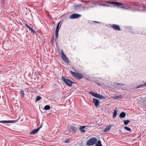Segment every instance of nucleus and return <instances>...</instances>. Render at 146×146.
<instances>
[{"mask_svg":"<svg viewBox=\"0 0 146 146\" xmlns=\"http://www.w3.org/2000/svg\"><path fill=\"white\" fill-rule=\"evenodd\" d=\"M111 125H110L108 127H106L105 128L104 130V132H106L109 131L110 130L111 128Z\"/></svg>","mask_w":146,"mask_h":146,"instance_id":"obj_13","label":"nucleus"},{"mask_svg":"<svg viewBox=\"0 0 146 146\" xmlns=\"http://www.w3.org/2000/svg\"><path fill=\"white\" fill-rule=\"evenodd\" d=\"M38 131V129H34L32 131L29 133L31 135H33L36 133Z\"/></svg>","mask_w":146,"mask_h":146,"instance_id":"obj_12","label":"nucleus"},{"mask_svg":"<svg viewBox=\"0 0 146 146\" xmlns=\"http://www.w3.org/2000/svg\"><path fill=\"white\" fill-rule=\"evenodd\" d=\"M42 127V125H41L39 127H37V128L38 129V130L39 129L41 128Z\"/></svg>","mask_w":146,"mask_h":146,"instance_id":"obj_30","label":"nucleus"},{"mask_svg":"<svg viewBox=\"0 0 146 146\" xmlns=\"http://www.w3.org/2000/svg\"><path fill=\"white\" fill-rule=\"evenodd\" d=\"M89 93L92 95L93 96H94V97H95V96L96 93H94L92 92H89Z\"/></svg>","mask_w":146,"mask_h":146,"instance_id":"obj_26","label":"nucleus"},{"mask_svg":"<svg viewBox=\"0 0 146 146\" xmlns=\"http://www.w3.org/2000/svg\"><path fill=\"white\" fill-rule=\"evenodd\" d=\"M69 141V139H68L65 141V142L66 143H68Z\"/></svg>","mask_w":146,"mask_h":146,"instance_id":"obj_29","label":"nucleus"},{"mask_svg":"<svg viewBox=\"0 0 146 146\" xmlns=\"http://www.w3.org/2000/svg\"><path fill=\"white\" fill-rule=\"evenodd\" d=\"M95 146H103L101 144V142L100 141L98 140V142L96 145Z\"/></svg>","mask_w":146,"mask_h":146,"instance_id":"obj_19","label":"nucleus"},{"mask_svg":"<svg viewBox=\"0 0 146 146\" xmlns=\"http://www.w3.org/2000/svg\"><path fill=\"white\" fill-rule=\"evenodd\" d=\"M97 141V139L95 137L92 138L87 141L86 145L88 146L95 144Z\"/></svg>","mask_w":146,"mask_h":146,"instance_id":"obj_2","label":"nucleus"},{"mask_svg":"<svg viewBox=\"0 0 146 146\" xmlns=\"http://www.w3.org/2000/svg\"><path fill=\"white\" fill-rule=\"evenodd\" d=\"M95 97L99 98L100 99H105V98L103 96L97 93H96Z\"/></svg>","mask_w":146,"mask_h":146,"instance_id":"obj_10","label":"nucleus"},{"mask_svg":"<svg viewBox=\"0 0 146 146\" xmlns=\"http://www.w3.org/2000/svg\"><path fill=\"white\" fill-rule=\"evenodd\" d=\"M60 22H59L58 23V24L56 26V30L55 31V34L56 36V39H57L58 37V32H59V29L60 28V27H59V25H60Z\"/></svg>","mask_w":146,"mask_h":146,"instance_id":"obj_6","label":"nucleus"},{"mask_svg":"<svg viewBox=\"0 0 146 146\" xmlns=\"http://www.w3.org/2000/svg\"><path fill=\"white\" fill-rule=\"evenodd\" d=\"M50 106L48 105H47L44 106L43 109L45 110H48L50 109Z\"/></svg>","mask_w":146,"mask_h":146,"instance_id":"obj_17","label":"nucleus"},{"mask_svg":"<svg viewBox=\"0 0 146 146\" xmlns=\"http://www.w3.org/2000/svg\"><path fill=\"white\" fill-rule=\"evenodd\" d=\"M85 126H81L80 127V130L81 132L82 133H84L85 131L84 129L85 128Z\"/></svg>","mask_w":146,"mask_h":146,"instance_id":"obj_15","label":"nucleus"},{"mask_svg":"<svg viewBox=\"0 0 146 146\" xmlns=\"http://www.w3.org/2000/svg\"><path fill=\"white\" fill-rule=\"evenodd\" d=\"M124 128L127 131H131V128L127 127L125 126L124 127Z\"/></svg>","mask_w":146,"mask_h":146,"instance_id":"obj_24","label":"nucleus"},{"mask_svg":"<svg viewBox=\"0 0 146 146\" xmlns=\"http://www.w3.org/2000/svg\"><path fill=\"white\" fill-rule=\"evenodd\" d=\"M77 129V128L74 126H70L69 128V130L70 132H74Z\"/></svg>","mask_w":146,"mask_h":146,"instance_id":"obj_9","label":"nucleus"},{"mask_svg":"<svg viewBox=\"0 0 146 146\" xmlns=\"http://www.w3.org/2000/svg\"><path fill=\"white\" fill-rule=\"evenodd\" d=\"M126 113L123 112H122L119 114V116L120 117L123 118L125 117Z\"/></svg>","mask_w":146,"mask_h":146,"instance_id":"obj_16","label":"nucleus"},{"mask_svg":"<svg viewBox=\"0 0 146 146\" xmlns=\"http://www.w3.org/2000/svg\"><path fill=\"white\" fill-rule=\"evenodd\" d=\"M145 86H146V83H145L144 84H142L139 85L137 86V88H144Z\"/></svg>","mask_w":146,"mask_h":146,"instance_id":"obj_20","label":"nucleus"},{"mask_svg":"<svg viewBox=\"0 0 146 146\" xmlns=\"http://www.w3.org/2000/svg\"><path fill=\"white\" fill-rule=\"evenodd\" d=\"M62 80L68 86L71 87L72 86V83L74 82L64 77H62Z\"/></svg>","mask_w":146,"mask_h":146,"instance_id":"obj_3","label":"nucleus"},{"mask_svg":"<svg viewBox=\"0 0 146 146\" xmlns=\"http://www.w3.org/2000/svg\"><path fill=\"white\" fill-rule=\"evenodd\" d=\"M106 3L112 5H116L118 6H122L123 5L122 3L118 2L106 1Z\"/></svg>","mask_w":146,"mask_h":146,"instance_id":"obj_4","label":"nucleus"},{"mask_svg":"<svg viewBox=\"0 0 146 146\" xmlns=\"http://www.w3.org/2000/svg\"><path fill=\"white\" fill-rule=\"evenodd\" d=\"M111 27L115 31H120L121 30L119 26L118 25L113 24L111 26Z\"/></svg>","mask_w":146,"mask_h":146,"instance_id":"obj_8","label":"nucleus"},{"mask_svg":"<svg viewBox=\"0 0 146 146\" xmlns=\"http://www.w3.org/2000/svg\"><path fill=\"white\" fill-rule=\"evenodd\" d=\"M130 122V120H124V123L125 125H127Z\"/></svg>","mask_w":146,"mask_h":146,"instance_id":"obj_22","label":"nucleus"},{"mask_svg":"<svg viewBox=\"0 0 146 146\" xmlns=\"http://www.w3.org/2000/svg\"><path fill=\"white\" fill-rule=\"evenodd\" d=\"M1 73V72L0 71V73Z\"/></svg>","mask_w":146,"mask_h":146,"instance_id":"obj_35","label":"nucleus"},{"mask_svg":"<svg viewBox=\"0 0 146 146\" xmlns=\"http://www.w3.org/2000/svg\"><path fill=\"white\" fill-rule=\"evenodd\" d=\"M94 23H100L99 22H98V21H94Z\"/></svg>","mask_w":146,"mask_h":146,"instance_id":"obj_31","label":"nucleus"},{"mask_svg":"<svg viewBox=\"0 0 146 146\" xmlns=\"http://www.w3.org/2000/svg\"><path fill=\"white\" fill-rule=\"evenodd\" d=\"M61 53H62V60L65 62L67 63H68L69 62V61L68 59L66 57V55L64 54L63 51L62 50H61Z\"/></svg>","mask_w":146,"mask_h":146,"instance_id":"obj_5","label":"nucleus"},{"mask_svg":"<svg viewBox=\"0 0 146 146\" xmlns=\"http://www.w3.org/2000/svg\"><path fill=\"white\" fill-rule=\"evenodd\" d=\"M117 114V111L116 110H115L114 111L113 115V118H115Z\"/></svg>","mask_w":146,"mask_h":146,"instance_id":"obj_23","label":"nucleus"},{"mask_svg":"<svg viewBox=\"0 0 146 146\" xmlns=\"http://www.w3.org/2000/svg\"><path fill=\"white\" fill-rule=\"evenodd\" d=\"M4 1H5V0H3Z\"/></svg>","mask_w":146,"mask_h":146,"instance_id":"obj_34","label":"nucleus"},{"mask_svg":"<svg viewBox=\"0 0 146 146\" xmlns=\"http://www.w3.org/2000/svg\"><path fill=\"white\" fill-rule=\"evenodd\" d=\"M143 34L144 35H146V34H145V33H143Z\"/></svg>","mask_w":146,"mask_h":146,"instance_id":"obj_33","label":"nucleus"},{"mask_svg":"<svg viewBox=\"0 0 146 146\" xmlns=\"http://www.w3.org/2000/svg\"><path fill=\"white\" fill-rule=\"evenodd\" d=\"M70 72L74 77L78 80H80L82 79L83 76L82 74L74 72L72 70H70Z\"/></svg>","mask_w":146,"mask_h":146,"instance_id":"obj_1","label":"nucleus"},{"mask_svg":"<svg viewBox=\"0 0 146 146\" xmlns=\"http://www.w3.org/2000/svg\"><path fill=\"white\" fill-rule=\"evenodd\" d=\"M41 99V97L39 96H37L35 99V102H37Z\"/></svg>","mask_w":146,"mask_h":146,"instance_id":"obj_21","label":"nucleus"},{"mask_svg":"<svg viewBox=\"0 0 146 146\" xmlns=\"http://www.w3.org/2000/svg\"><path fill=\"white\" fill-rule=\"evenodd\" d=\"M81 16L80 15L74 13L71 15L69 19H74L76 18H77Z\"/></svg>","mask_w":146,"mask_h":146,"instance_id":"obj_7","label":"nucleus"},{"mask_svg":"<svg viewBox=\"0 0 146 146\" xmlns=\"http://www.w3.org/2000/svg\"><path fill=\"white\" fill-rule=\"evenodd\" d=\"M29 30V31H31V33H33V34L35 33H36L35 31L31 27L30 28V29Z\"/></svg>","mask_w":146,"mask_h":146,"instance_id":"obj_25","label":"nucleus"},{"mask_svg":"<svg viewBox=\"0 0 146 146\" xmlns=\"http://www.w3.org/2000/svg\"><path fill=\"white\" fill-rule=\"evenodd\" d=\"M15 122V121H10V120L0 121V123H13Z\"/></svg>","mask_w":146,"mask_h":146,"instance_id":"obj_14","label":"nucleus"},{"mask_svg":"<svg viewBox=\"0 0 146 146\" xmlns=\"http://www.w3.org/2000/svg\"><path fill=\"white\" fill-rule=\"evenodd\" d=\"M93 102L96 106L97 107L99 105V101L98 100L93 98Z\"/></svg>","mask_w":146,"mask_h":146,"instance_id":"obj_11","label":"nucleus"},{"mask_svg":"<svg viewBox=\"0 0 146 146\" xmlns=\"http://www.w3.org/2000/svg\"><path fill=\"white\" fill-rule=\"evenodd\" d=\"M117 84L119 85H122V84H119V83Z\"/></svg>","mask_w":146,"mask_h":146,"instance_id":"obj_32","label":"nucleus"},{"mask_svg":"<svg viewBox=\"0 0 146 146\" xmlns=\"http://www.w3.org/2000/svg\"><path fill=\"white\" fill-rule=\"evenodd\" d=\"M25 26L26 27L28 28L29 29L31 28L27 23H25Z\"/></svg>","mask_w":146,"mask_h":146,"instance_id":"obj_28","label":"nucleus"},{"mask_svg":"<svg viewBox=\"0 0 146 146\" xmlns=\"http://www.w3.org/2000/svg\"><path fill=\"white\" fill-rule=\"evenodd\" d=\"M20 93L21 94V97L23 98L24 96V91L23 90H21L20 91Z\"/></svg>","mask_w":146,"mask_h":146,"instance_id":"obj_18","label":"nucleus"},{"mask_svg":"<svg viewBox=\"0 0 146 146\" xmlns=\"http://www.w3.org/2000/svg\"><path fill=\"white\" fill-rule=\"evenodd\" d=\"M122 96L121 95H119V96H115V99H118L119 98H121Z\"/></svg>","mask_w":146,"mask_h":146,"instance_id":"obj_27","label":"nucleus"}]
</instances>
